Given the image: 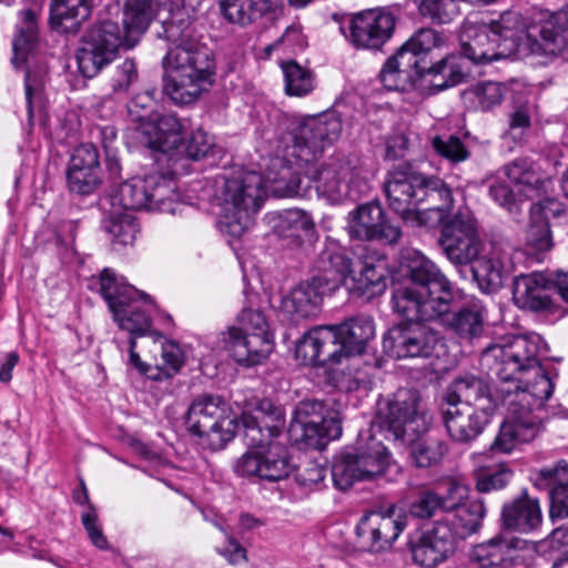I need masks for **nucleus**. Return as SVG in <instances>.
Listing matches in <instances>:
<instances>
[{
  "label": "nucleus",
  "instance_id": "f257e3e1",
  "mask_svg": "<svg viewBox=\"0 0 568 568\" xmlns=\"http://www.w3.org/2000/svg\"><path fill=\"white\" fill-rule=\"evenodd\" d=\"M194 19L184 10L172 12L163 23L164 36L172 43L163 58L168 70L164 91L176 104L196 101L212 83V51L195 39Z\"/></svg>",
  "mask_w": 568,
  "mask_h": 568
},
{
  "label": "nucleus",
  "instance_id": "f03ea898",
  "mask_svg": "<svg viewBox=\"0 0 568 568\" xmlns=\"http://www.w3.org/2000/svg\"><path fill=\"white\" fill-rule=\"evenodd\" d=\"M433 417L424 407L415 389L399 388L390 396L378 399L373 427L385 432L387 438L410 446V460L418 468L440 464L448 453L447 443L434 435L423 437Z\"/></svg>",
  "mask_w": 568,
  "mask_h": 568
},
{
  "label": "nucleus",
  "instance_id": "7ed1b4c3",
  "mask_svg": "<svg viewBox=\"0 0 568 568\" xmlns=\"http://www.w3.org/2000/svg\"><path fill=\"white\" fill-rule=\"evenodd\" d=\"M240 422L247 450L232 465L236 476L277 481L293 470L287 447L277 440L284 424L283 413L271 399H261L244 410Z\"/></svg>",
  "mask_w": 568,
  "mask_h": 568
},
{
  "label": "nucleus",
  "instance_id": "20e7f679",
  "mask_svg": "<svg viewBox=\"0 0 568 568\" xmlns=\"http://www.w3.org/2000/svg\"><path fill=\"white\" fill-rule=\"evenodd\" d=\"M403 258L410 282L394 291V311L406 318L405 323L444 316L454 300L453 283L419 251H407Z\"/></svg>",
  "mask_w": 568,
  "mask_h": 568
},
{
  "label": "nucleus",
  "instance_id": "39448f33",
  "mask_svg": "<svg viewBox=\"0 0 568 568\" xmlns=\"http://www.w3.org/2000/svg\"><path fill=\"white\" fill-rule=\"evenodd\" d=\"M265 197L263 176L255 171H232L220 175L214 185L221 233L240 239L254 223Z\"/></svg>",
  "mask_w": 568,
  "mask_h": 568
},
{
  "label": "nucleus",
  "instance_id": "423d86ee",
  "mask_svg": "<svg viewBox=\"0 0 568 568\" xmlns=\"http://www.w3.org/2000/svg\"><path fill=\"white\" fill-rule=\"evenodd\" d=\"M525 37L516 12H505L490 24L465 23L459 34L462 53L474 63H490L513 54Z\"/></svg>",
  "mask_w": 568,
  "mask_h": 568
},
{
  "label": "nucleus",
  "instance_id": "0eeeda50",
  "mask_svg": "<svg viewBox=\"0 0 568 568\" xmlns=\"http://www.w3.org/2000/svg\"><path fill=\"white\" fill-rule=\"evenodd\" d=\"M547 344L537 333L508 336L487 346L481 362L505 385L547 372L540 357Z\"/></svg>",
  "mask_w": 568,
  "mask_h": 568
},
{
  "label": "nucleus",
  "instance_id": "6e6552de",
  "mask_svg": "<svg viewBox=\"0 0 568 568\" xmlns=\"http://www.w3.org/2000/svg\"><path fill=\"white\" fill-rule=\"evenodd\" d=\"M237 324L216 336V348L227 352L240 365L261 364L272 353L274 344L265 315L257 310H243Z\"/></svg>",
  "mask_w": 568,
  "mask_h": 568
},
{
  "label": "nucleus",
  "instance_id": "1a4fd4ad",
  "mask_svg": "<svg viewBox=\"0 0 568 568\" xmlns=\"http://www.w3.org/2000/svg\"><path fill=\"white\" fill-rule=\"evenodd\" d=\"M308 174L317 194L333 204L346 200L356 201L371 189L366 172L357 156H331Z\"/></svg>",
  "mask_w": 568,
  "mask_h": 568
},
{
  "label": "nucleus",
  "instance_id": "9d476101",
  "mask_svg": "<svg viewBox=\"0 0 568 568\" xmlns=\"http://www.w3.org/2000/svg\"><path fill=\"white\" fill-rule=\"evenodd\" d=\"M100 292L121 329L131 335H144L151 329V296L124 283L109 268L100 275Z\"/></svg>",
  "mask_w": 568,
  "mask_h": 568
},
{
  "label": "nucleus",
  "instance_id": "9b49d317",
  "mask_svg": "<svg viewBox=\"0 0 568 568\" xmlns=\"http://www.w3.org/2000/svg\"><path fill=\"white\" fill-rule=\"evenodd\" d=\"M176 189V181L172 175L154 173L123 182L111 200L113 205L123 207L125 212L149 210L174 214L180 211Z\"/></svg>",
  "mask_w": 568,
  "mask_h": 568
},
{
  "label": "nucleus",
  "instance_id": "f8f14e48",
  "mask_svg": "<svg viewBox=\"0 0 568 568\" xmlns=\"http://www.w3.org/2000/svg\"><path fill=\"white\" fill-rule=\"evenodd\" d=\"M554 389L555 384L549 373L540 372L538 375L504 385L498 392L507 412L540 430L552 415L546 403Z\"/></svg>",
  "mask_w": 568,
  "mask_h": 568
},
{
  "label": "nucleus",
  "instance_id": "ddd939ff",
  "mask_svg": "<svg viewBox=\"0 0 568 568\" xmlns=\"http://www.w3.org/2000/svg\"><path fill=\"white\" fill-rule=\"evenodd\" d=\"M550 180L529 161L517 159L503 169L489 185L490 197L509 213H517L520 203L547 192Z\"/></svg>",
  "mask_w": 568,
  "mask_h": 568
},
{
  "label": "nucleus",
  "instance_id": "4468645a",
  "mask_svg": "<svg viewBox=\"0 0 568 568\" xmlns=\"http://www.w3.org/2000/svg\"><path fill=\"white\" fill-rule=\"evenodd\" d=\"M135 44L129 39V32L122 22L102 20L83 38V44L77 53L79 71L85 78H93L113 61L119 49H131Z\"/></svg>",
  "mask_w": 568,
  "mask_h": 568
},
{
  "label": "nucleus",
  "instance_id": "2eb2a0df",
  "mask_svg": "<svg viewBox=\"0 0 568 568\" xmlns=\"http://www.w3.org/2000/svg\"><path fill=\"white\" fill-rule=\"evenodd\" d=\"M185 424L200 437L204 448L216 452L225 447L235 435V419L225 416V403L219 396L202 395L190 405Z\"/></svg>",
  "mask_w": 568,
  "mask_h": 568
},
{
  "label": "nucleus",
  "instance_id": "dca6fc26",
  "mask_svg": "<svg viewBox=\"0 0 568 568\" xmlns=\"http://www.w3.org/2000/svg\"><path fill=\"white\" fill-rule=\"evenodd\" d=\"M341 132L342 122L332 114L307 118L281 138L280 152L287 162L295 159L308 163L325 145L337 140Z\"/></svg>",
  "mask_w": 568,
  "mask_h": 568
},
{
  "label": "nucleus",
  "instance_id": "f3484780",
  "mask_svg": "<svg viewBox=\"0 0 568 568\" xmlns=\"http://www.w3.org/2000/svg\"><path fill=\"white\" fill-rule=\"evenodd\" d=\"M389 459L387 448L375 436L361 439L354 452L335 458L332 466L333 481L337 488L346 490L356 481L372 480L385 471Z\"/></svg>",
  "mask_w": 568,
  "mask_h": 568
},
{
  "label": "nucleus",
  "instance_id": "a211bd4d",
  "mask_svg": "<svg viewBox=\"0 0 568 568\" xmlns=\"http://www.w3.org/2000/svg\"><path fill=\"white\" fill-rule=\"evenodd\" d=\"M325 404L317 399L298 403L291 420L288 433L295 444L320 449L328 440L342 435V426L336 416L325 414Z\"/></svg>",
  "mask_w": 568,
  "mask_h": 568
},
{
  "label": "nucleus",
  "instance_id": "6ab92c4d",
  "mask_svg": "<svg viewBox=\"0 0 568 568\" xmlns=\"http://www.w3.org/2000/svg\"><path fill=\"white\" fill-rule=\"evenodd\" d=\"M438 244L455 266L470 265L485 251L478 222L469 212H458L443 224Z\"/></svg>",
  "mask_w": 568,
  "mask_h": 568
},
{
  "label": "nucleus",
  "instance_id": "aec40b11",
  "mask_svg": "<svg viewBox=\"0 0 568 568\" xmlns=\"http://www.w3.org/2000/svg\"><path fill=\"white\" fill-rule=\"evenodd\" d=\"M396 19L387 8H372L351 14L341 32L356 49L381 50L395 30Z\"/></svg>",
  "mask_w": 568,
  "mask_h": 568
},
{
  "label": "nucleus",
  "instance_id": "412c9836",
  "mask_svg": "<svg viewBox=\"0 0 568 568\" xmlns=\"http://www.w3.org/2000/svg\"><path fill=\"white\" fill-rule=\"evenodd\" d=\"M427 175L418 172L412 164L404 163L388 172L384 189L390 209L407 222L425 223L417 213L419 190L424 187Z\"/></svg>",
  "mask_w": 568,
  "mask_h": 568
},
{
  "label": "nucleus",
  "instance_id": "4be33fe9",
  "mask_svg": "<svg viewBox=\"0 0 568 568\" xmlns=\"http://www.w3.org/2000/svg\"><path fill=\"white\" fill-rule=\"evenodd\" d=\"M440 345L439 333L423 322L394 325L383 339L384 351L396 358H428Z\"/></svg>",
  "mask_w": 568,
  "mask_h": 568
},
{
  "label": "nucleus",
  "instance_id": "5701e85b",
  "mask_svg": "<svg viewBox=\"0 0 568 568\" xmlns=\"http://www.w3.org/2000/svg\"><path fill=\"white\" fill-rule=\"evenodd\" d=\"M347 234L361 241H377L387 245L399 243L403 233L392 223L378 202L358 205L347 216Z\"/></svg>",
  "mask_w": 568,
  "mask_h": 568
},
{
  "label": "nucleus",
  "instance_id": "b1692460",
  "mask_svg": "<svg viewBox=\"0 0 568 568\" xmlns=\"http://www.w3.org/2000/svg\"><path fill=\"white\" fill-rule=\"evenodd\" d=\"M535 555L536 547L532 542L496 536L476 545L469 558L481 568H493L528 565L534 560Z\"/></svg>",
  "mask_w": 568,
  "mask_h": 568
},
{
  "label": "nucleus",
  "instance_id": "393cba45",
  "mask_svg": "<svg viewBox=\"0 0 568 568\" xmlns=\"http://www.w3.org/2000/svg\"><path fill=\"white\" fill-rule=\"evenodd\" d=\"M189 122L166 112L153 115L150 121L135 126L141 143L153 152L174 154L182 150Z\"/></svg>",
  "mask_w": 568,
  "mask_h": 568
},
{
  "label": "nucleus",
  "instance_id": "a878e982",
  "mask_svg": "<svg viewBox=\"0 0 568 568\" xmlns=\"http://www.w3.org/2000/svg\"><path fill=\"white\" fill-rule=\"evenodd\" d=\"M405 519L393 509L369 511L356 525V536L362 548L371 552L389 549L405 529Z\"/></svg>",
  "mask_w": 568,
  "mask_h": 568
},
{
  "label": "nucleus",
  "instance_id": "bb28decb",
  "mask_svg": "<svg viewBox=\"0 0 568 568\" xmlns=\"http://www.w3.org/2000/svg\"><path fill=\"white\" fill-rule=\"evenodd\" d=\"M456 531L449 518H444L426 526L418 541L410 548L416 564L433 568L446 561L456 548Z\"/></svg>",
  "mask_w": 568,
  "mask_h": 568
},
{
  "label": "nucleus",
  "instance_id": "cd10ccee",
  "mask_svg": "<svg viewBox=\"0 0 568 568\" xmlns=\"http://www.w3.org/2000/svg\"><path fill=\"white\" fill-rule=\"evenodd\" d=\"M359 271L349 277L348 287L358 296L371 300L387 287L386 258L369 245H361L356 252Z\"/></svg>",
  "mask_w": 568,
  "mask_h": 568
},
{
  "label": "nucleus",
  "instance_id": "c85d7f7f",
  "mask_svg": "<svg viewBox=\"0 0 568 568\" xmlns=\"http://www.w3.org/2000/svg\"><path fill=\"white\" fill-rule=\"evenodd\" d=\"M442 418L449 437L460 444H468L476 439L489 422L487 406L478 408L467 404H445L442 408Z\"/></svg>",
  "mask_w": 568,
  "mask_h": 568
},
{
  "label": "nucleus",
  "instance_id": "c756f323",
  "mask_svg": "<svg viewBox=\"0 0 568 568\" xmlns=\"http://www.w3.org/2000/svg\"><path fill=\"white\" fill-rule=\"evenodd\" d=\"M295 357L304 365L341 363V346L334 327L317 326L305 333L296 344Z\"/></svg>",
  "mask_w": 568,
  "mask_h": 568
},
{
  "label": "nucleus",
  "instance_id": "7c9ffc66",
  "mask_svg": "<svg viewBox=\"0 0 568 568\" xmlns=\"http://www.w3.org/2000/svg\"><path fill=\"white\" fill-rule=\"evenodd\" d=\"M470 265L473 278L484 293L498 291L511 271L508 250L497 245L487 254L481 253Z\"/></svg>",
  "mask_w": 568,
  "mask_h": 568
},
{
  "label": "nucleus",
  "instance_id": "2f4dec72",
  "mask_svg": "<svg viewBox=\"0 0 568 568\" xmlns=\"http://www.w3.org/2000/svg\"><path fill=\"white\" fill-rule=\"evenodd\" d=\"M320 275L301 282L283 296L281 307L292 321L315 316L322 305L323 296L328 290Z\"/></svg>",
  "mask_w": 568,
  "mask_h": 568
},
{
  "label": "nucleus",
  "instance_id": "473e14b6",
  "mask_svg": "<svg viewBox=\"0 0 568 568\" xmlns=\"http://www.w3.org/2000/svg\"><path fill=\"white\" fill-rule=\"evenodd\" d=\"M316 265L321 276L324 278V285L328 290L338 287L341 284L348 285L353 274V262L347 250L336 240L327 236L324 246L318 254Z\"/></svg>",
  "mask_w": 568,
  "mask_h": 568
},
{
  "label": "nucleus",
  "instance_id": "72a5a7b5",
  "mask_svg": "<svg viewBox=\"0 0 568 568\" xmlns=\"http://www.w3.org/2000/svg\"><path fill=\"white\" fill-rule=\"evenodd\" d=\"M419 192L417 213L425 221L420 225L443 222L454 203L449 186L442 179L427 175L426 183Z\"/></svg>",
  "mask_w": 568,
  "mask_h": 568
},
{
  "label": "nucleus",
  "instance_id": "f704fd0d",
  "mask_svg": "<svg viewBox=\"0 0 568 568\" xmlns=\"http://www.w3.org/2000/svg\"><path fill=\"white\" fill-rule=\"evenodd\" d=\"M561 211V204L552 199H545L531 205L526 235V244L531 251L547 252L552 247L549 217L558 216Z\"/></svg>",
  "mask_w": 568,
  "mask_h": 568
},
{
  "label": "nucleus",
  "instance_id": "c9c22d12",
  "mask_svg": "<svg viewBox=\"0 0 568 568\" xmlns=\"http://www.w3.org/2000/svg\"><path fill=\"white\" fill-rule=\"evenodd\" d=\"M423 70L425 67L414 55L397 51L387 59L379 72V78L387 90L407 91L420 77L419 72Z\"/></svg>",
  "mask_w": 568,
  "mask_h": 568
},
{
  "label": "nucleus",
  "instance_id": "e433bc0d",
  "mask_svg": "<svg viewBox=\"0 0 568 568\" xmlns=\"http://www.w3.org/2000/svg\"><path fill=\"white\" fill-rule=\"evenodd\" d=\"M501 518L507 529L519 532L534 531L540 526L542 518L539 500L524 491L504 505Z\"/></svg>",
  "mask_w": 568,
  "mask_h": 568
},
{
  "label": "nucleus",
  "instance_id": "4c0bfd02",
  "mask_svg": "<svg viewBox=\"0 0 568 568\" xmlns=\"http://www.w3.org/2000/svg\"><path fill=\"white\" fill-rule=\"evenodd\" d=\"M513 297L517 306L534 312L547 311L552 304L547 292V281L540 273L517 276Z\"/></svg>",
  "mask_w": 568,
  "mask_h": 568
},
{
  "label": "nucleus",
  "instance_id": "58836bf2",
  "mask_svg": "<svg viewBox=\"0 0 568 568\" xmlns=\"http://www.w3.org/2000/svg\"><path fill=\"white\" fill-rule=\"evenodd\" d=\"M333 327L341 346V359L344 356L362 354L375 335L374 322L368 316H356Z\"/></svg>",
  "mask_w": 568,
  "mask_h": 568
},
{
  "label": "nucleus",
  "instance_id": "ea45409f",
  "mask_svg": "<svg viewBox=\"0 0 568 568\" xmlns=\"http://www.w3.org/2000/svg\"><path fill=\"white\" fill-rule=\"evenodd\" d=\"M445 404L463 405L478 408L487 406L490 410V390L488 385L480 378L466 375L456 378L446 389L444 395Z\"/></svg>",
  "mask_w": 568,
  "mask_h": 568
},
{
  "label": "nucleus",
  "instance_id": "a19ab883",
  "mask_svg": "<svg viewBox=\"0 0 568 568\" xmlns=\"http://www.w3.org/2000/svg\"><path fill=\"white\" fill-rule=\"evenodd\" d=\"M276 232L287 246L297 248L313 239L316 233L315 222L308 212L290 209L280 214Z\"/></svg>",
  "mask_w": 568,
  "mask_h": 568
},
{
  "label": "nucleus",
  "instance_id": "79ce46f5",
  "mask_svg": "<svg viewBox=\"0 0 568 568\" xmlns=\"http://www.w3.org/2000/svg\"><path fill=\"white\" fill-rule=\"evenodd\" d=\"M92 0H52L50 22L53 29L75 33L91 14Z\"/></svg>",
  "mask_w": 568,
  "mask_h": 568
},
{
  "label": "nucleus",
  "instance_id": "37998d69",
  "mask_svg": "<svg viewBox=\"0 0 568 568\" xmlns=\"http://www.w3.org/2000/svg\"><path fill=\"white\" fill-rule=\"evenodd\" d=\"M460 338L473 342L485 331L486 312L481 304L471 303L457 312L439 317Z\"/></svg>",
  "mask_w": 568,
  "mask_h": 568
},
{
  "label": "nucleus",
  "instance_id": "c03bdc74",
  "mask_svg": "<svg viewBox=\"0 0 568 568\" xmlns=\"http://www.w3.org/2000/svg\"><path fill=\"white\" fill-rule=\"evenodd\" d=\"M540 430L507 412L499 432L490 445L494 453L509 454L520 444L532 440Z\"/></svg>",
  "mask_w": 568,
  "mask_h": 568
},
{
  "label": "nucleus",
  "instance_id": "a18cd8bd",
  "mask_svg": "<svg viewBox=\"0 0 568 568\" xmlns=\"http://www.w3.org/2000/svg\"><path fill=\"white\" fill-rule=\"evenodd\" d=\"M222 16L231 23L251 24L271 10L270 0H220Z\"/></svg>",
  "mask_w": 568,
  "mask_h": 568
},
{
  "label": "nucleus",
  "instance_id": "49530a36",
  "mask_svg": "<svg viewBox=\"0 0 568 568\" xmlns=\"http://www.w3.org/2000/svg\"><path fill=\"white\" fill-rule=\"evenodd\" d=\"M21 23L18 27V34L13 39L12 63L16 68L23 65L34 48L38 38L37 14L27 9L21 12Z\"/></svg>",
  "mask_w": 568,
  "mask_h": 568
},
{
  "label": "nucleus",
  "instance_id": "de8ad7c7",
  "mask_svg": "<svg viewBox=\"0 0 568 568\" xmlns=\"http://www.w3.org/2000/svg\"><path fill=\"white\" fill-rule=\"evenodd\" d=\"M281 69L284 75V90L290 97H306L316 88V78L312 70L294 60L283 61Z\"/></svg>",
  "mask_w": 568,
  "mask_h": 568
},
{
  "label": "nucleus",
  "instance_id": "09e8293b",
  "mask_svg": "<svg viewBox=\"0 0 568 568\" xmlns=\"http://www.w3.org/2000/svg\"><path fill=\"white\" fill-rule=\"evenodd\" d=\"M104 230L111 237L113 250L132 245L139 233V224L130 212L112 213L103 222Z\"/></svg>",
  "mask_w": 568,
  "mask_h": 568
},
{
  "label": "nucleus",
  "instance_id": "8fccbe9b",
  "mask_svg": "<svg viewBox=\"0 0 568 568\" xmlns=\"http://www.w3.org/2000/svg\"><path fill=\"white\" fill-rule=\"evenodd\" d=\"M423 65L425 70L419 72L420 77L424 74L433 75L432 84L438 90L458 84L466 75L462 59L457 55H448L434 64Z\"/></svg>",
  "mask_w": 568,
  "mask_h": 568
},
{
  "label": "nucleus",
  "instance_id": "3c124183",
  "mask_svg": "<svg viewBox=\"0 0 568 568\" xmlns=\"http://www.w3.org/2000/svg\"><path fill=\"white\" fill-rule=\"evenodd\" d=\"M453 511L454 514L447 513L445 518L450 519L452 526L456 531V537L464 538L477 531L486 514V508L481 500H473L468 504L460 505Z\"/></svg>",
  "mask_w": 568,
  "mask_h": 568
},
{
  "label": "nucleus",
  "instance_id": "603ef678",
  "mask_svg": "<svg viewBox=\"0 0 568 568\" xmlns=\"http://www.w3.org/2000/svg\"><path fill=\"white\" fill-rule=\"evenodd\" d=\"M447 43V36L433 28H420L400 47L398 51H405L423 63V55L435 49H440Z\"/></svg>",
  "mask_w": 568,
  "mask_h": 568
},
{
  "label": "nucleus",
  "instance_id": "864d4df0",
  "mask_svg": "<svg viewBox=\"0 0 568 568\" xmlns=\"http://www.w3.org/2000/svg\"><path fill=\"white\" fill-rule=\"evenodd\" d=\"M506 88L498 82L486 81L477 84L467 93V98L480 111H488L500 104L505 95Z\"/></svg>",
  "mask_w": 568,
  "mask_h": 568
},
{
  "label": "nucleus",
  "instance_id": "5fc2aeb1",
  "mask_svg": "<svg viewBox=\"0 0 568 568\" xmlns=\"http://www.w3.org/2000/svg\"><path fill=\"white\" fill-rule=\"evenodd\" d=\"M422 16L448 23L459 14V0H414Z\"/></svg>",
  "mask_w": 568,
  "mask_h": 568
},
{
  "label": "nucleus",
  "instance_id": "6e6d98bb",
  "mask_svg": "<svg viewBox=\"0 0 568 568\" xmlns=\"http://www.w3.org/2000/svg\"><path fill=\"white\" fill-rule=\"evenodd\" d=\"M535 487L547 490L548 495L552 493V488H561L568 485V463L560 460L552 466H547L532 476Z\"/></svg>",
  "mask_w": 568,
  "mask_h": 568
},
{
  "label": "nucleus",
  "instance_id": "4d7b16f0",
  "mask_svg": "<svg viewBox=\"0 0 568 568\" xmlns=\"http://www.w3.org/2000/svg\"><path fill=\"white\" fill-rule=\"evenodd\" d=\"M436 491L439 493L445 513H453V510L463 505L468 497V487L454 477H448L438 484Z\"/></svg>",
  "mask_w": 568,
  "mask_h": 568
},
{
  "label": "nucleus",
  "instance_id": "13d9d810",
  "mask_svg": "<svg viewBox=\"0 0 568 568\" xmlns=\"http://www.w3.org/2000/svg\"><path fill=\"white\" fill-rule=\"evenodd\" d=\"M160 343L161 345V364H156V369L159 376L163 374L166 377L172 376L178 373L183 365V353L180 346L173 341L163 339L161 335H159L158 341L155 343Z\"/></svg>",
  "mask_w": 568,
  "mask_h": 568
},
{
  "label": "nucleus",
  "instance_id": "bf43d9fd",
  "mask_svg": "<svg viewBox=\"0 0 568 568\" xmlns=\"http://www.w3.org/2000/svg\"><path fill=\"white\" fill-rule=\"evenodd\" d=\"M435 151L452 163L466 161L470 152L459 138L455 135L435 136L432 141Z\"/></svg>",
  "mask_w": 568,
  "mask_h": 568
},
{
  "label": "nucleus",
  "instance_id": "052dcab7",
  "mask_svg": "<svg viewBox=\"0 0 568 568\" xmlns=\"http://www.w3.org/2000/svg\"><path fill=\"white\" fill-rule=\"evenodd\" d=\"M67 180L70 191L79 194H90L100 184V171L69 168Z\"/></svg>",
  "mask_w": 568,
  "mask_h": 568
},
{
  "label": "nucleus",
  "instance_id": "680f3d73",
  "mask_svg": "<svg viewBox=\"0 0 568 568\" xmlns=\"http://www.w3.org/2000/svg\"><path fill=\"white\" fill-rule=\"evenodd\" d=\"M213 146L214 138L199 128L191 133L185 143L183 142L180 153L184 152L187 158L200 160L206 156L212 151Z\"/></svg>",
  "mask_w": 568,
  "mask_h": 568
},
{
  "label": "nucleus",
  "instance_id": "e2e57ef3",
  "mask_svg": "<svg viewBox=\"0 0 568 568\" xmlns=\"http://www.w3.org/2000/svg\"><path fill=\"white\" fill-rule=\"evenodd\" d=\"M153 104L154 90H148L136 94L128 104V113L131 122L139 126L142 125V123L150 121V118L158 114L152 112Z\"/></svg>",
  "mask_w": 568,
  "mask_h": 568
},
{
  "label": "nucleus",
  "instance_id": "0e129e2a",
  "mask_svg": "<svg viewBox=\"0 0 568 568\" xmlns=\"http://www.w3.org/2000/svg\"><path fill=\"white\" fill-rule=\"evenodd\" d=\"M273 192L282 197L303 196L305 189L297 173L291 172L288 168H282L280 176L273 180Z\"/></svg>",
  "mask_w": 568,
  "mask_h": 568
},
{
  "label": "nucleus",
  "instance_id": "69168bd1",
  "mask_svg": "<svg viewBox=\"0 0 568 568\" xmlns=\"http://www.w3.org/2000/svg\"><path fill=\"white\" fill-rule=\"evenodd\" d=\"M444 511V506L439 498V493L436 490L427 489L419 494L418 498L410 506V513L418 518H429Z\"/></svg>",
  "mask_w": 568,
  "mask_h": 568
},
{
  "label": "nucleus",
  "instance_id": "338daca9",
  "mask_svg": "<svg viewBox=\"0 0 568 568\" xmlns=\"http://www.w3.org/2000/svg\"><path fill=\"white\" fill-rule=\"evenodd\" d=\"M513 477V471L504 465L497 469L483 473L478 476L476 488L480 493H490L504 488Z\"/></svg>",
  "mask_w": 568,
  "mask_h": 568
},
{
  "label": "nucleus",
  "instance_id": "774afa93",
  "mask_svg": "<svg viewBox=\"0 0 568 568\" xmlns=\"http://www.w3.org/2000/svg\"><path fill=\"white\" fill-rule=\"evenodd\" d=\"M138 80V69L134 60L126 59L115 68L111 80L114 92H125Z\"/></svg>",
  "mask_w": 568,
  "mask_h": 568
}]
</instances>
